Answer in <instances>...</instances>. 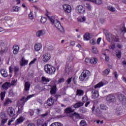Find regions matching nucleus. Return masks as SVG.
Wrapping results in <instances>:
<instances>
[{
    "label": "nucleus",
    "instance_id": "nucleus-11",
    "mask_svg": "<svg viewBox=\"0 0 126 126\" xmlns=\"http://www.w3.org/2000/svg\"><path fill=\"white\" fill-rule=\"evenodd\" d=\"M64 11L67 13H70L71 12V6L70 5L65 4L63 5Z\"/></svg>",
    "mask_w": 126,
    "mask_h": 126
},
{
    "label": "nucleus",
    "instance_id": "nucleus-1",
    "mask_svg": "<svg viewBox=\"0 0 126 126\" xmlns=\"http://www.w3.org/2000/svg\"><path fill=\"white\" fill-rule=\"evenodd\" d=\"M34 96L35 94H32L28 95L27 97H25V96H23L22 98L19 102L18 110L17 112V115H20V114H21V113H22V111H23V106H24V104H25L26 102L28 100L31 99V98H33V97H34Z\"/></svg>",
    "mask_w": 126,
    "mask_h": 126
},
{
    "label": "nucleus",
    "instance_id": "nucleus-34",
    "mask_svg": "<svg viewBox=\"0 0 126 126\" xmlns=\"http://www.w3.org/2000/svg\"><path fill=\"white\" fill-rule=\"evenodd\" d=\"M115 113L116 115H121V114L123 113V109H122L121 107H120V108H117L116 110Z\"/></svg>",
    "mask_w": 126,
    "mask_h": 126
},
{
    "label": "nucleus",
    "instance_id": "nucleus-60",
    "mask_svg": "<svg viewBox=\"0 0 126 126\" xmlns=\"http://www.w3.org/2000/svg\"><path fill=\"white\" fill-rule=\"evenodd\" d=\"M0 46L1 47H4L5 46V44H4V42L2 40H0Z\"/></svg>",
    "mask_w": 126,
    "mask_h": 126
},
{
    "label": "nucleus",
    "instance_id": "nucleus-57",
    "mask_svg": "<svg viewBox=\"0 0 126 126\" xmlns=\"http://www.w3.org/2000/svg\"><path fill=\"white\" fill-rule=\"evenodd\" d=\"M82 101L84 102V103H85V102H87L88 101V97L87 96H84L82 98Z\"/></svg>",
    "mask_w": 126,
    "mask_h": 126
},
{
    "label": "nucleus",
    "instance_id": "nucleus-62",
    "mask_svg": "<svg viewBox=\"0 0 126 126\" xmlns=\"http://www.w3.org/2000/svg\"><path fill=\"white\" fill-rule=\"evenodd\" d=\"M64 80L63 79V78H61L58 80V83H62V82H64Z\"/></svg>",
    "mask_w": 126,
    "mask_h": 126
},
{
    "label": "nucleus",
    "instance_id": "nucleus-40",
    "mask_svg": "<svg viewBox=\"0 0 126 126\" xmlns=\"http://www.w3.org/2000/svg\"><path fill=\"white\" fill-rule=\"evenodd\" d=\"M29 18L31 19V20H33V19H34V15L33 14V12L31 11L29 14Z\"/></svg>",
    "mask_w": 126,
    "mask_h": 126
},
{
    "label": "nucleus",
    "instance_id": "nucleus-35",
    "mask_svg": "<svg viewBox=\"0 0 126 126\" xmlns=\"http://www.w3.org/2000/svg\"><path fill=\"white\" fill-rule=\"evenodd\" d=\"M19 9H20V7H18V6H16L13 7L11 9V11L13 12H17V11H19Z\"/></svg>",
    "mask_w": 126,
    "mask_h": 126
},
{
    "label": "nucleus",
    "instance_id": "nucleus-45",
    "mask_svg": "<svg viewBox=\"0 0 126 126\" xmlns=\"http://www.w3.org/2000/svg\"><path fill=\"white\" fill-rule=\"evenodd\" d=\"M5 20V21H9V20H11V18L10 17H5L3 19H1V21H3Z\"/></svg>",
    "mask_w": 126,
    "mask_h": 126
},
{
    "label": "nucleus",
    "instance_id": "nucleus-52",
    "mask_svg": "<svg viewBox=\"0 0 126 126\" xmlns=\"http://www.w3.org/2000/svg\"><path fill=\"white\" fill-rule=\"evenodd\" d=\"M93 52L94 54H98V50H97V48L95 47H93Z\"/></svg>",
    "mask_w": 126,
    "mask_h": 126
},
{
    "label": "nucleus",
    "instance_id": "nucleus-36",
    "mask_svg": "<svg viewBox=\"0 0 126 126\" xmlns=\"http://www.w3.org/2000/svg\"><path fill=\"white\" fill-rule=\"evenodd\" d=\"M41 80L43 81V82H50V81H51V79L44 76L42 77Z\"/></svg>",
    "mask_w": 126,
    "mask_h": 126
},
{
    "label": "nucleus",
    "instance_id": "nucleus-28",
    "mask_svg": "<svg viewBox=\"0 0 126 126\" xmlns=\"http://www.w3.org/2000/svg\"><path fill=\"white\" fill-rule=\"evenodd\" d=\"M0 72L3 77H7V71H6V70L5 69H1Z\"/></svg>",
    "mask_w": 126,
    "mask_h": 126
},
{
    "label": "nucleus",
    "instance_id": "nucleus-38",
    "mask_svg": "<svg viewBox=\"0 0 126 126\" xmlns=\"http://www.w3.org/2000/svg\"><path fill=\"white\" fill-rule=\"evenodd\" d=\"M50 126H63V125L61 123L55 122L52 123Z\"/></svg>",
    "mask_w": 126,
    "mask_h": 126
},
{
    "label": "nucleus",
    "instance_id": "nucleus-39",
    "mask_svg": "<svg viewBox=\"0 0 126 126\" xmlns=\"http://www.w3.org/2000/svg\"><path fill=\"white\" fill-rule=\"evenodd\" d=\"M97 62H98V60L96 58H93L90 61V63H94V64L97 63Z\"/></svg>",
    "mask_w": 126,
    "mask_h": 126
},
{
    "label": "nucleus",
    "instance_id": "nucleus-16",
    "mask_svg": "<svg viewBox=\"0 0 126 126\" xmlns=\"http://www.w3.org/2000/svg\"><path fill=\"white\" fill-rule=\"evenodd\" d=\"M65 71L66 72H71L72 71V67L71 66V62L67 63L65 66Z\"/></svg>",
    "mask_w": 126,
    "mask_h": 126
},
{
    "label": "nucleus",
    "instance_id": "nucleus-49",
    "mask_svg": "<svg viewBox=\"0 0 126 126\" xmlns=\"http://www.w3.org/2000/svg\"><path fill=\"white\" fill-rule=\"evenodd\" d=\"M37 62V58H34L32 61L30 63H29V66H31L32 64H34L35 63Z\"/></svg>",
    "mask_w": 126,
    "mask_h": 126
},
{
    "label": "nucleus",
    "instance_id": "nucleus-37",
    "mask_svg": "<svg viewBox=\"0 0 126 126\" xmlns=\"http://www.w3.org/2000/svg\"><path fill=\"white\" fill-rule=\"evenodd\" d=\"M100 108L102 111H106V110L108 109V107L105 104H100Z\"/></svg>",
    "mask_w": 126,
    "mask_h": 126
},
{
    "label": "nucleus",
    "instance_id": "nucleus-19",
    "mask_svg": "<svg viewBox=\"0 0 126 126\" xmlns=\"http://www.w3.org/2000/svg\"><path fill=\"white\" fill-rule=\"evenodd\" d=\"M105 85V83L103 82H99L96 85H94V89H99L101 88V87H103Z\"/></svg>",
    "mask_w": 126,
    "mask_h": 126
},
{
    "label": "nucleus",
    "instance_id": "nucleus-29",
    "mask_svg": "<svg viewBox=\"0 0 126 126\" xmlns=\"http://www.w3.org/2000/svg\"><path fill=\"white\" fill-rule=\"evenodd\" d=\"M90 39H91L90 33H86L84 35V40H85L86 41H88L90 40Z\"/></svg>",
    "mask_w": 126,
    "mask_h": 126
},
{
    "label": "nucleus",
    "instance_id": "nucleus-3",
    "mask_svg": "<svg viewBox=\"0 0 126 126\" xmlns=\"http://www.w3.org/2000/svg\"><path fill=\"white\" fill-rule=\"evenodd\" d=\"M90 75V71L87 70H84L80 76V80L81 81H83V80H86V79L89 78Z\"/></svg>",
    "mask_w": 126,
    "mask_h": 126
},
{
    "label": "nucleus",
    "instance_id": "nucleus-48",
    "mask_svg": "<svg viewBox=\"0 0 126 126\" xmlns=\"http://www.w3.org/2000/svg\"><path fill=\"white\" fill-rule=\"evenodd\" d=\"M74 59V56H73V55H69L67 58V60L69 61L70 62H72V61H73Z\"/></svg>",
    "mask_w": 126,
    "mask_h": 126
},
{
    "label": "nucleus",
    "instance_id": "nucleus-25",
    "mask_svg": "<svg viewBox=\"0 0 126 126\" xmlns=\"http://www.w3.org/2000/svg\"><path fill=\"white\" fill-rule=\"evenodd\" d=\"M13 54L17 55L18 52L19 51V46L17 45H14L13 47Z\"/></svg>",
    "mask_w": 126,
    "mask_h": 126
},
{
    "label": "nucleus",
    "instance_id": "nucleus-53",
    "mask_svg": "<svg viewBox=\"0 0 126 126\" xmlns=\"http://www.w3.org/2000/svg\"><path fill=\"white\" fill-rule=\"evenodd\" d=\"M5 96V94L4 92H1L0 94V98L1 100H3L4 99V97Z\"/></svg>",
    "mask_w": 126,
    "mask_h": 126
},
{
    "label": "nucleus",
    "instance_id": "nucleus-51",
    "mask_svg": "<svg viewBox=\"0 0 126 126\" xmlns=\"http://www.w3.org/2000/svg\"><path fill=\"white\" fill-rule=\"evenodd\" d=\"M46 21H47V18L46 17H41V19L40 20V22H41V23H45Z\"/></svg>",
    "mask_w": 126,
    "mask_h": 126
},
{
    "label": "nucleus",
    "instance_id": "nucleus-6",
    "mask_svg": "<svg viewBox=\"0 0 126 126\" xmlns=\"http://www.w3.org/2000/svg\"><path fill=\"white\" fill-rule=\"evenodd\" d=\"M92 110L93 113L97 116V117H99L100 118H103L102 112H101V111L99 110V108H97L95 110V106L94 105L92 108Z\"/></svg>",
    "mask_w": 126,
    "mask_h": 126
},
{
    "label": "nucleus",
    "instance_id": "nucleus-5",
    "mask_svg": "<svg viewBox=\"0 0 126 126\" xmlns=\"http://www.w3.org/2000/svg\"><path fill=\"white\" fill-rule=\"evenodd\" d=\"M58 95H55V96L53 97L51 96L50 98H48L47 101V104L48 106H52L55 103L57 100V98Z\"/></svg>",
    "mask_w": 126,
    "mask_h": 126
},
{
    "label": "nucleus",
    "instance_id": "nucleus-42",
    "mask_svg": "<svg viewBox=\"0 0 126 126\" xmlns=\"http://www.w3.org/2000/svg\"><path fill=\"white\" fill-rule=\"evenodd\" d=\"M80 126H87V124L86 123V121L85 120H82L80 123Z\"/></svg>",
    "mask_w": 126,
    "mask_h": 126
},
{
    "label": "nucleus",
    "instance_id": "nucleus-44",
    "mask_svg": "<svg viewBox=\"0 0 126 126\" xmlns=\"http://www.w3.org/2000/svg\"><path fill=\"white\" fill-rule=\"evenodd\" d=\"M11 103V100L10 99L7 98L6 99L5 103H4V106H7L8 104Z\"/></svg>",
    "mask_w": 126,
    "mask_h": 126
},
{
    "label": "nucleus",
    "instance_id": "nucleus-59",
    "mask_svg": "<svg viewBox=\"0 0 126 126\" xmlns=\"http://www.w3.org/2000/svg\"><path fill=\"white\" fill-rule=\"evenodd\" d=\"M122 53L121 51H119L118 53L116 52V56L119 59H121Z\"/></svg>",
    "mask_w": 126,
    "mask_h": 126
},
{
    "label": "nucleus",
    "instance_id": "nucleus-61",
    "mask_svg": "<svg viewBox=\"0 0 126 126\" xmlns=\"http://www.w3.org/2000/svg\"><path fill=\"white\" fill-rule=\"evenodd\" d=\"M122 32H126V28L125 27V26H123L122 28L121 29Z\"/></svg>",
    "mask_w": 126,
    "mask_h": 126
},
{
    "label": "nucleus",
    "instance_id": "nucleus-18",
    "mask_svg": "<svg viewBox=\"0 0 126 126\" xmlns=\"http://www.w3.org/2000/svg\"><path fill=\"white\" fill-rule=\"evenodd\" d=\"M21 66H24L28 64V60H26L24 58H22L20 62Z\"/></svg>",
    "mask_w": 126,
    "mask_h": 126
},
{
    "label": "nucleus",
    "instance_id": "nucleus-23",
    "mask_svg": "<svg viewBox=\"0 0 126 126\" xmlns=\"http://www.w3.org/2000/svg\"><path fill=\"white\" fill-rule=\"evenodd\" d=\"M9 72L10 73H12V71H14V72H17L18 70H19V68H18V67H13L12 66H10L9 68Z\"/></svg>",
    "mask_w": 126,
    "mask_h": 126
},
{
    "label": "nucleus",
    "instance_id": "nucleus-50",
    "mask_svg": "<svg viewBox=\"0 0 126 126\" xmlns=\"http://www.w3.org/2000/svg\"><path fill=\"white\" fill-rule=\"evenodd\" d=\"M109 49H111V50H115L116 49V45L114 43H112L109 46Z\"/></svg>",
    "mask_w": 126,
    "mask_h": 126
},
{
    "label": "nucleus",
    "instance_id": "nucleus-27",
    "mask_svg": "<svg viewBox=\"0 0 126 126\" xmlns=\"http://www.w3.org/2000/svg\"><path fill=\"white\" fill-rule=\"evenodd\" d=\"M10 86V83L6 82L2 85V88H3V89H4V90H7V89L9 88Z\"/></svg>",
    "mask_w": 126,
    "mask_h": 126
},
{
    "label": "nucleus",
    "instance_id": "nucleus-26",
    "mask_svg": "<svg viewBox=\"0 0 126 126\" xmlns=\"http://www.w3.org/2000/svg\"><path fill=\"white\" fill-rule=\"evenodd\" d=\"M46 32L44 30H39L36 32V35L37 37H41L43 36V35H45Z\"/></svg>",
    "mask_w": 126,
    "mask_h": 126
},
{
    "label": "nucleus",
    "instance_id": "nucleus-14",
    "mask_svg": "<svg viewBox=\"0 0 126 126\" xmlns=\"http://www.w3.org/2000/svg\"><path fill=\"white\" fill-rule=\"evenodd\" d=\"M92 98L93 99H96V98H98L99 97V92L97 90H96L95 89H94L92 91Z\"/></svg>",
    "mask_w": 126,
    "mask_h": 126
},
{
    "label": "nucleus",
    "instance_id": "nucleus-8",
    "mask_svg": "<svg viewBox=\"0 0 126 126\" xmlns=\"http://www.w3.org/2000/svg\"><path fill=\"white\" fill-rule=\"evenodd\" d=\"M55 26L60 32H64V30L63 29V26H62V25L61 24V23H60V21H59V20H56V22L54 24Z\"/></svg>",
    "mask_w": 126,
    "mask_h": 126
},
{
    "label": "nucleus",
    "instance_id": "nucleus-41",
    "mask_svg": "<svg viewBox=\"0 0 126 126\" xmlns=\"http://www.w3.org/2000/svg\"><path fill=\"white\" fill-rule=\"evenodd\" d=\"M16 82H17V80L15 79H13L11 83H10L11 86H14L16 84Z\"/></svg>",
    "mask_w": 126,
    "mask_h": 126
},
{
    "label": "nucleus",
    "instance_id": "nucleus-46",
    "mask_svg": "<svg viewBox=\"0 0 126 126\" xmlns=\"http://www.w3.org/2000/svg\"><path fill=\"white\" fill-rule=\"evenodd\" d=\"M110 71L111 70H110V69H106L104 71H103V73L104 75L109 74Z\"/></svg>",
    "mask_w": 126,
    "mask_h": 126
},
{
    "label": "nucleus",
    "instance_id": "nucleus-17",
    "mask_svg": "<svg viewBox=\"0 0 126 126\" xmlns=\"http://www.w3.org/2000/svg\"><path fill=\"white\" fill-rule=\"evenodd\" d=\"M77 10L79 13H84L85 12V8L82 5H79L77 7Z\"/></svg>",
    "mask_w": 126,
    "mask_h": 126
},
{
    "label": "nucleus",
    "instance_id": "nucleus-47",
    "mask_svg": "<svg viewBox=\"0 0 126 126\" xmlns=\"http://www.w3.org/2000/svg\"><path fill=\"white\" fill-rule=\"evenodd\" d=\"M43 122H44V120L43 119H38L37 121V124L38 126H40V125H42L43 124Z\"/></svg>",
    "mask_w": 126,
    "mask_h": 126
},
{
    "label": "nucleus",
    "instance_id": "nucleus-54",
    "mask_svg": "<svg viewBox=\"0 0 126 126\" xmlns=\"http://www.w3.org/2000/svg\"><path fill=\"white\" fill-rule=\"evenodd\" d=\"M90 43L91 45H95V44H96V39H91L90 40Z\"/></svg>",
    "mask_w": 126,
    "mask_h": 126
},
{
    "label": "nucleus",
    "instance_id": "nucleus-7",
    "mask_svg": "<svg viewBox=\"0 0 126 126\" xmlns=\"http://www.w3.org/2000/svg\"><path fill=\"white\" fill-rule=\"evenodd\" d=\"M50 60H51V54L46 53L43 55L42 61L43 63H49Z\"/></svg>",
    "mask_w": 126,
    "mask_h": 126
},
{
    "label": "nucleus",
    "instance_id": "nucleus-22",
    "mask_svg": "<svg viewBox=\"0 0 126 126\" xmlns=\"http://www.w3.org/2000/svg\"><path fill=\"white\" fill-rule=\"evenodd\" d=\"M50 21L51 22V24L52 25H54L55 23L57 22V20L58 19H56V17L53 16H48Z\"/></svg>",
    "mask_w": 126,
    "mask_h": 126
},
{
    "label": "nucleus",
    "instance_id": "nucleus-55",
    "mask_svg": "<svg viewBox=\"0 0 126 126\" xmlns=\"http://www.w3.org/2000/svg\"><path fill=\"white\" fill-rule=\"evenodd\" d=\"M95 4H102V0H95Z\"/></svg>",
    "mask_w": 126,
    "mask_h": 126
},
{
    "label": "nucleus",
    "instance_id": "nucleus-58",
    "mask_svg": "<svg viewBox=\"0 0 126 126\" xmlns=\"http://www.w3.org/2000/svg\"><path fill=\"white\" fill-rule=\"evenodd\" d=\"M34 113L36 114V115H39L41 113L40 110L39 109H36L34 111Z\"/></svg>",
    "mask_w": 126,
    "mask_h": 126
},
{
    "label": "nucleus",
    "instance_id": "nucleus-21",
    "mask_svg": "<svg viewBox=\"0 0 126 126\" xmlns=\"http://www.w3.org/2000/svg\"><path fill=\"white\" fill-rule=\"evenodd\" d=\"M74 112V110L71 108V107H67L64 110V112L66 115H68V114H70L69 116L70 115H72L71 113H73Z\"/></svg>",
    "mask_w": 126,
    "mask_h": 126
},
{
    "label": "nucleus",
    "instance_id": "nucleus-30",
    "mask_svg": "<svg viewBox=\"0 0 126 126\" xmlns=\"http://www.w3.org/2000/svg\"><path fill=\"white\" fill-rule=\"evenodd\" d=\"M76 93V95H77V96H83L84 91H83L82 90L79 89L77 90Z\"/></svg>",
    "mask_w": 126,
    "mask_h": 126
},
{
    "label": "nucleus",
    "instance_id": "nucleus-9",
    "mask_svg": "<svg viewBox=\"0 0 126 126\" xmlns=\"http://www.w3.org/2000/svg\"><path fill=\"white\" fill-rule=\"evenodd\" d=\"M109 41L111 43L113 42H119V37L113 34H110L109 35Z\"/></svg>",
    "mask_w": 126,
    "mask_h": 126
},
{
    "label": "nucleus",
    "instance_id": "nucleus-10",
    "mask_svg": "<svg viewBox=\"0 0 126 126\" xmlns=\"http://www.w3.org/2000/svg\"><path fill=\"white\" fill-rule=\"evenodd\" d=\"M7 112L11 118L15 119V118H14L15 114H14V109H13V108L8 107Z\"/></svg>",
    "mask_w": 126,
    "mask_h": 126
},
{
    "label": "nucleus",
    "instance_id": "nucleus-24",
    "mask_svg": "<svg viewBox=\"0 0 126 126\" xmlns=\"http://www.w3.org/2000/svg\"><path fill=\"white\" fill-rule=\"evenodd\" d=\"M34 48L35 51L38 52V51H40L42 49V44L39 43H36L34 45Z\"/></svg>",
    "mask_w": 126,
    "mask_h": 126
},
{
    "label": "nucleus",
    "instance_id": "nucleus-43",
    "mask_svg": "<svg viewBox=\"0 0 126 126\" xmlns=\"http://www.w3.org/2000/svg\"><path fill=\"white\" fill-rule=\"evenodd\" d=\"M107 8L110 11H112V12H114V11H116V8H115L113 6H109L107 7Z\"/></svg>",
    "mask_w": 126,
    "mask_h": 126
},
{
    "label": "nucleus",
    "instance_id": "nucleus-64",
    "mask_svg": "<svg viewBox=\"0 0 126 126\" xmlns=\"http://www.w3.org/2000/svg\"><path fill=\"white\" fill-rule=\"evenodd\" d=\"M7 122V119H3L1 121V123L3 124H4L5 123H6Z\"/></svg>",
    "mask_w": 126,
    "mask_h": 126
},
{
    "label": "nucleus",
    "instance_id": "nucleus-13",
    "mask_svg": "<svg viewBox=\"0 0 126 126\" xmlns=\"http://www.w3.org/2000/svg\"><path fill=\"white\" fill-rule=\"evenodd\" d=\"M118 99L122 104H126V97L124 94H119Z\"/></svg>",
    "mask_w": 126,
    "mask_h": 126
},
{
    "label": "nucleus",
    "instance_id": "nucleus-32",
    "mask_svg": "<svg viewBox=\"0 0 126 126\" xmlns=\"http://www.w3.org/2000/svg\"><path fill=\"white\" fill-rule=\"evenodd\" d=\"M30 89V83L28 82H26L25 84V90H26V91H29Z\"/></svg>",
    "mask_w": 126,
    "mask_h": 126
},
{
    "label": "nucleus",
    "instance_id": "nucleus-20",
    "mask_svg": "<svg viewBox=\"0 0 126 126\" xmlns=\"http://www.w3.org/2000/svg\"><path fill=\"white\" fill-rule=\"evenodd\" d=\"M72 116H74V117H75L76 119H79V120H81L83 119V117H82V116L79 115V114L76 112H74L73 114H70V116H69V117L71 118Z\"/></svg>",
    "mask_w": 126,
    "mask_h": 126
},
{
    "label": "nucleus",
    "instance_id": "nucleus-12",
    "mask_svg": "<svg viewBox=\"0 0 126 126\" xmlns=\"http://www.w3.org/2000/svg\"><path fill=\"white\" fill-rule=\"evenodd\" d=\"M49 86L51 87V90L50 91V94L51 95H55L57 91V85H49Z\"/></svg>",
    "mask_w": 126,
    "mask_h": 126
},
{
    "label": "nucleus",
    "instance_id": "nucleus-4",
    "mask_svg": "<svg viewBox=\"0 0 126 126\" xmlns=\"http://www.w3.org/2000/svg\"><path fill=\"white\" fill-rule=\"evenodd\" d=\"M106 101L107 102V103L111 104L112 103H115V102L117 101V99L116 98L115 95L112 94H109L106 96Z\"/></svg>",
    "mask_w": 126,
    "mask_h": 126
},
{
    "label": "nucleus",
    "instance_id": "nucleus-2",
    "mask_svg": "<svg viewBox=\"0 0 126 126\" xmlns=\"http://www.w3.org/2000/svg\"><path fill=\"white\" fill-rule=\"evenodd\" d=\"M44 70L48 74H55L56 68L51 64H46L44 66Z\"/></svg>",
    "mask_w": 126,
    "mask_h": 126
},
{
    "label": "nucleus",
    "instance_id": "nucleus-31",
    "mask_svg": "<svg viewBox=\"0 0 126 126\" xmlns=\"http://www.w3.org/2000/svg\"><path fill=\"white\" fill-rule=\"evenodd\" d=\"M84 105V103L82 102H79L74 105V108H79V107H82Z\"/></svg>",
    "mask_w": 126,
    "mask_h": 126
},
{
    "label": "nucleus",
    "instance_id": "nucleus-15",
    "mask_svg": "<svg viewBox=\"0 0 126 126\" xmlns=\"http://www.w3.org/2000/svg\"><path fill=\"white\" fill-rule=\"evenodd\" d=\"M25 121V118L24 116H21L15 121L16 125H20Z\"/></svg>",
    "mask_w": 126,
    "mask_h": 126
},
{
    "label": "nucleus",
    "instance_id": "nucleus-33",
    "mask_svg": "<svg viewBox=\"0 0 126 126\" xmlns=\"http://www.w3.org/2000/svg\"><path fill=\"white\" fill-rule=\"evenodd\" d=\"M78 21H79V22H84L86 21V17L84 16L79 17L78 18Z\"/></svg>",
    "mask_w": 126,
    "mask_h": 126
},
{
    "label": "nucleus",
    "instance_id": "nucleus-56",
    "mask_svg": "<svg viewBox=\"0 0 126 126\" xmlns=\"http://www.w3.org/2000/svg\"><path fill=\"white\" fill-rule=\"evenodd\" d=\"M85 7H86V8H87V9H89V10H90L91 9V5H90V4L89 3H86Z\"/></svg>",
    "mask_w": 126,
    "mask_h": 126
},
{
    "label": "nucleus",
    "instance_id": "nucleus-63",
    "mask_svg": "<svg viewBox=\"0 0 126 126\" xmlns=\"http://www.w3.org/2000/svg\"><path fill=\"white\" fill-rule=\"evenodd\" d=\"M101 40H102V38L101 37H99L96 41V43H97V45H100V42H101Z\"/></svg>",
    "mask_w": 126,
    "mask_h": 126
}]
</instances>
